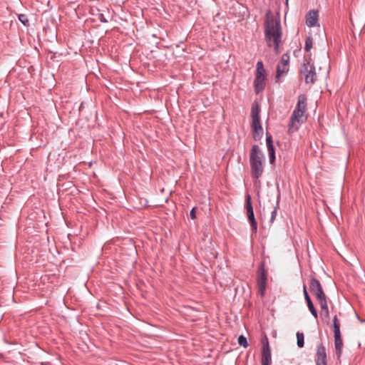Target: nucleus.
<instances>
[{"label":"nucleus","instance_id":"11","mask_svg":"<svg viewBox=\"0 0 365 365\" xmlns=\"http://www.w3.org/2000/svg\"><path fill=\"white\" fill-rule=\"evenodd\" d=\"M309 288H310V291L315 296L317 300H319V299L327 297V296L323 290V288L322 287V284L317 279H316L314 277L311 279L310 284H309Z\"/></svg>","mask_w":365,"mask_h":365},{"label":"nucleus","instance_id":"5","mask_svg":"<svg viewBox=\"0 0 365 365\" xmlns=\"http://www.w3.org/2000/svg\"><path fill=\"white\" fill-rule=\"evenodd\" d=\"M259 113L260 107L258 103L254 102L252 105L251 117L253 138L255 140H259L263 135V128L260 122Z\"/></svg>","mask_w":365,"mask_h":365},{"label":"nucleus","instance_id":"3","mask_svg":"<svg viewBox=\"0 0 365 365\" xmlns=\"http://www.w3.org/2000/svg\"><path fill=\"white\" fill-rule=\"evenodd\" d=\"M263 160L264 155L259 150L258 145H253L250 155V163L252 176L254 178L257 179L262 175L264 170Z\"/></svg>","mask_w":365,"mask_h":365},{"label":"nucleus","instance_id":"17","mask_svg":"<svg viewBox=\"0 0 365 365\" xmlns=\"http://www.w3.org/2000/svg\"><path fill=\"white\" fill-rule=\"evenodd\" d=\"M297 346L299 347V348H302L304 345V334L302 333V332H297Z\"/></svg>","mask_w":365,"mask_h":365},{"label":"nucleus","instance_id":"12","mask_svg":"<svg viewBox=\"0 0 365 365\" xmlns=\"http://www.w3.org/2000/svg\"><path fill=\"white\" fill-rule=\"evenodd\" d=\"M246 208H247V217L250 221V225L252 227V230L254 232H256L257 230V222L255 219L253 207H252V203L250 201V195L247 197Z\"/></svg>","mask_w":365,"mask_h":365},{"label":"nucleus","instance_id":"21","mask_svg":"<svg viewBox=\"0 0 365 365\" xmlns=\"http://www.w3.org/2000/svg\"><path fill=\"white\" fill-rule=\"evenodd\" d=\"M19 20L24 25L26 26L29 24V19L25 14H20L19 16Z\"/></svg>","mask_w":365,"mask_h":365},{"label":"nucleus","instance_id":"28","mask_svg":"<svg viewBox=\"0 0 365 365\" xmlns=\"http://www.w3.org/2000/svg\"><path fill=\"white\" fill-rule=\"evenodd\" d=\"M217 252H216V254L214 255L215 258H217Z\"/></svg>","mask_w":365,"mask_h":365},{"label":"nucleus","instance_id":"6","mask_svg":"<svg viewBox=\"0 0 365 365\" xmlns=\"http://www.w3.org/2000/svg\"><path fill=\"white\" fill-rule=\"evenodd\" d=\"M266 73L262 61L257 63L256 78L255 80V88L256 93H259L264 88Z\"/></svg>","mask_w":365,"mask_h":365},{"label":"nucleus","instance_id":"27","mask_svg":"<svg viewBox=\"0 0 365 365\" xmlns=\"http://www.w3.org/2000/svg\"><path fill=\"white\" fill-rule=\"evenodd\" d=\"M337 254H338V255H339V256H340V257H341L344 261L348 262V261H347V259H346L344 256H342V255L340 254V252H337Z\"/></svg>","mask_w":365,"mask_h":365},{"label":"nucleus","instance_id":"9","mask_svg":"<svg viewBox=\"0 0 365 365\" xmlns=\"http://www.w3.org/2000/svg\"><path fill=\"white\" fill-rule=\"evenodd\" d=\"M289 56L288 54H283L280 62L277 65L276 82H279L289 71Z\"/></svg>","mask_w":365,"mask_h":365},{"label":"nucleus","instance_id":"19","mask_svg":"<svg viewBox=\"0 0 365 365\" xmlns=\"http://www.w3.org/2000/svg\"><path fill=\"white\" fill-rule=\"evenodd\" d=\"M238 344L240 346H242L245 348H247L248 346V343L247 341V338L244 336L243 335H240L238 338Z\"/></svg>","mask_w":365,"mask_h":365},{"label":"nucleus","instance_id":"7","mask_svg":"<svg viewBox=\"0 0 365 365\" xmlns=\"http://www.w3.org/2000/svg\"><path fill=\"white\" fill-rule=\"evenodd\" d=\"M333 331L334 334V344H335V349L336 353L338 357H339L342 352L343 347V341L340 332V322L337 318V316L335 315L333 317Z\"/></svg>","mask_w":365,"mask_h":365},{"label":"nucleus","instance_id":"23","mask_svg":"<svg viewBox=\"0 0 365 365\" xmlns=\"http://www.w3.org/2000/svg\"><path fill=\"white\" fill-rule=\"evenodd\" d=\"M322 319H324V317L327 321H328L329 319V309H327V311H322Z\"/></svg>","mask_w":365,"mask_h":365},{"label":"nucleus","instance_id":"14","mask_svg":"<svg viewBox=\"0 0 365 365\" xmlns=\"http://www.w3.org/2000/svg\"><path fill=\"white\" fill-rule=\"evenodd\" d=\"M319 16L317 11L314 10L310 11L307 15L306 24L309 27L318 25Z\"/></svg>","mask_w":365,"mask_h":365},{"label":"nucleus","instance_id":"25","mask_svg":"<svg viewBox=\"0 0 365 365\" xmlns=\"http://www.w3.org/2000/svg\"><path fill=\"white\" fill-rule=\"evenodd\" d=\"M190 215L191 219H192V220L196 218L195 208V207L191 210Z\"/></svg>","mask_w":365,"mask_h":365},{"label":"nucleus","instance_id":"4","mask_svg":"<svg viewBox=\"0 0 365 365\" xmlns=\"http://www.w3.org/2000/svg\"><path fill=\"white\" fill-rule=\"evenodd\" d=\"M269 263V257L263 255L262 260L260 262L257 271V285L259 292L264 295L267 281V264Z\"/></svg>","mask_w":365,"mask_h":365},{"label":"nucleus","instance_id":"24","mask_svg":"<svg viewBox=\"0 0 365 365\" xmlns=\"http://www.w3.org/2000/svg\"><path fill=\"white\" fill-rule=\"evenodd\" d=\"M276 215H277V207H275L274 209V210L272 212V215H271V219H270L271 222H272L274 220Z\"/></svg>","mask_w":365,"mask_h":365},{"label":"nucleus","instance_id":"26","mask_svg":"<svg viewBox=\"0 0 365 365\" xmlns=\"http://www.w3.org/2000/svg\"><path fill=\"white\" fill-rule=\"evenodd\" d=\"M100 19L102 22H106V20L104 19V17H103V14H100Z\"/></svg>","mask_w":365,"mask_h":365},{"label":"nucleus","instance_id":"18","mask_svg":"<svg viewBox=\"0 0 365 365\" xmlns=\"http://www.w3.org/2000/svg\"><path fill=\"white\" fill-rule=\"evenodd\" d=\"M320 304L322 311H327L329 309L327 297L317 300Z\"/></svg>","mask_w":365,"mask_h":365},{"label":"nucleus","instance_id":"10","mask_svg":"<svg viewBox=\"0 0 365 365\" xmlns=\"http://www.w3.org/2000/svg\"><path fill=\"white\" fill-rule=\"evenodd\" d=\"M262 347L261 353V363L262 365H270L272 362L271 350L269 345V341L267 336L262 340Z\"/></svg>","mask_w":365,"mask_h":365},{"label":"nucleus","instance_id":"2","mask_svg":"<svg viewBox=\"0 0 365 365\" xmlns=\"http://www.w3.org/2000/svg\"><path fill=\"white\" fill-rule=\"evenodd\" d=\"M307 98L304 95L298 97L297 104L294 108L289 120V132L297 131L307 118Z\"/></svg>","mask_w":365,"mask_h":365},{"label":"nucleus","instance_id":"13","mask_svg":"<svg viewBox=\"0 0 365 365\" xmlns=\"http://www.w3.org/2000/svg\"><path fill=\"white\" fill-rule=\"evenodd\" d=\"M316 365H327V352L324 346L320 344L317 346L316 354Z\"/></svg>","mask_w":365,"mask_h":365},{"label":"nucleus","instance_id":"8","mask_svg":"<svg viewBox=\"0 0 365 365\" xmlns=\"http://www.w3.org/2000/svg\"><path fill=\"white\" fill-rule=\"evenodd\" d=\"M300 72L307 83H314L317 78L315 68L310 62L303 63Z\"/></svg>","mask_w":365,"mask_h":365},{"label":"nucleus","instance_id":"15","mask_svg":"<svg viewBox=\"0 0 365 365\" xmlns=\"http://www.w3.org/2000/svg\"><path fill=\"white\" fill-rule=\"evenodd\" d=\"M266 143L267 146V150L269 157L270 163H273L275 160L274 149L272 145V136L267 134Z\"/></svg>","mask_w":365,"mask_h":365},{"label":"nucleus","instance_id":"20","mask_svg":"<svg viewBox=\"0 0 365 365\" xmlns=\"http://www.w3.org/2000/svg\"><path fill=\"white\" fill-rule=\"evenodd\" d=\"M312 44H313L312 38L311 37H308L305 41V47H304L305 50L307 51H310V49L312 48Z\"/></svg>","mask_w":365,"mask_h":365},{"label":"nucleus","instance_id":"16","mask_svg":"<svg viewBox=\"0 0 365 365\" xmlns=\"http://www.w3.org/2000/svg\"><path fill=\"white\" fill-rule=\"evenodd\" d=\"M306 302H307L308 309L310 311L311 314L313 315V317L315 319H317L318 318V312H317L312 299L309 301H307Z\"/></svg>","mask_w":365,"mask_h":365},{"label":"nucleus","instance_id":"1","mask_svg":"<svg viewBox=\"0 0 365 365\" xmlns=\"http://www.w3.org/2000/svg\"><path fill=\"white\" fill-rule=\"evenodd\" d=\"M282 36L279 15H273L267 12L264 21V36L268 46H274L276 53L279 52V46Z\"/></svg>","mask_w":365,"mask_h":365},{"label":"nucleus","instance_id":"22","mask_svg":"<svg viewBox=\"0 0 365 365\" xmlns=\"http://www.w3.org/2000/svg\"><path fill=\"white\" fill-rule=\"evenodd\" d=\"M303 292H304L305 301L307 302V301L311 300V298L307 291L306 285H304Z\"/></svg>","mask_w":365,"mask_h":365}]
</instances>
